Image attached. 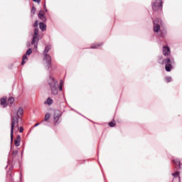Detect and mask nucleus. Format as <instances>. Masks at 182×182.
I'll return each instance as SVG.
<instances>
[{"label":"nucleus","mask_w":182,"mask_h":182,"mask_svg":"<svg viewBox=\"0 0 182 182\" xmlns=\"http://www.w3.org/2000/svg\"><path fill=\"white\" fill-rule=\"evenodd\" d=\"M23 115V108L22 107H19L18 109L15 116H11V127L10 131V139H11V148L10 150L12 151V143L14 142V130H15V124L19 123L20 120H22V117L21 116Z\"/></svg>","instance_id":"obj_1"},{"label":"nucleus","mask_w":182,"mask_h":182,"mask_svg":"<svg viewBox=\"0 0 182 182\" xmlns=\"http://www.w3.org/2000/svg\"><path fill=\"white\" fill-rule=\"evenodd\" d=\"M47 82L53 96H58L59 90L60 92L63 90V86L59 85V82H58V80L55 77L50 75Z\"/></svg>","instance_id":"obj_2"},{"label":"nucleus","mask_w":182,"mask_h":182,"mask_svg":"<svg viewBox=\"0 0 182 182\" xmlns=\"http://www.w3.org/2000/svg\"><path fill=\"white\" fill-rule=\"evenodd\" d=\"M39 21L36 20L33 24V28H34V32L31 39V45H33V49H38V43L41 41V35H39Z\"/></svg>","instance_id":"obj_3"},{"label":"nucleus","mask_w":182,"mask_h":182,"mask_svg":"<svg viewBox=\"0 0 182 182\" xmlns=\"http://www.w3.org/2000/svg\"><path fill=\"white\" fill-rule=\"evenodd\" d=\"M49 50H50V46L49 45L46 46L45 49L43 50V55H44L43 60L46 61V63L47 65L46 68L48 70H49V69L52 68V58L50 57V55L48 54Z\"/></svg>","instance_id":"obj_4"},{"label":"nucleus","mask_w":182,"mask_h":182,"mask_svg":"<svg viewBox=\"0 0 182 182\" xmlns=\"http://www.w3.org/2000/svg\"><path fill=\"white\" fill-rule=\"evenodd\" d=\"M163 4H164L163 1L157 3V0L151 2L152 11L154 12H159V16H163Z\"/></svg>","instance_id":"obj_5"},{"label":"nucleus","mask_w":182,"mask_h":182,"mask_svg":"<svg viewBox=\"0 0 182 182\" xmlns=\"http://www.w3.org/2000/svg\"><path fill=\"white\" fill-rule=\"evenodd\" d=\"M174 63H176L174 61V58H166V63H164L166 72H171V70H173V65H174Z\"/></svg>","instance_id":"obj_6"},{"label":"nucleus","mask_w":182,"mask_h":182,"mask_svg":"<svg viewBox=\"0 0 182 182\" xmlns=\"http://www.w3.org/2000/svg\"><path fill=\"white\" fill-rule=\"evenodd\" d=\"M153 24H154V32L155 33H159L160 32V18L156 17L155 19L152 18Z\"/></svg>","instance_id":"obj_7"},{"label":"nucleus","mask_w":182,"mask_h":182,"mask_svg":"<svg viewBox=\"0 0 182 182\" xmlns=\"http://www.w3.org/2000/svg\"><path fill=\"white\" fill-rule=\"evenodd\" d=\"M172 164L175 166L176 170H181V161H180V159L176 158L172 159L171 161Z\"/></svg>","instance_id":"obj_8"},{"label":"nucleus","mask_w":182,"mask_h":182,"mask_svg":"<svg viewBox=\"0 0 182 182\" xmlns=\"http://www.w3.org/2000/svg\"><path fill=\"white\" fill-rule=\"evenodd\" d=\"M18 153H19V151L18 150H13L12 151V154H11V159H9V158H8V161L7 163H14V160H15V157H16V156H18Z\"/></svg>","instance_id":"obj_9"},{"label":"nucleus","mask_w":182,"mask_h":182,"mask_svg":"<svg viewBox=\"0 0 182 182\" xmlns=\"http://www.w3.org/2000/svg\"><path fill=\"white\" fill-rule=\"evenodd\" d=\"M38 17L42 21V22H46L48 21V18H46V16H45V11L43 10H40Z\"/></svg>","instance_id":"obj_10"},{"label":"nucleus","mask_w":182,"mask_h":182,"mask_svg":"<svg viewBox=\"0 0 182 182\" xmlns=\"http://www.w3.org/2000/svg\"><path fill=\"white\" fill-rule=\"evenodd\" d=\"M62 114H63V113L56 114V112L54 114L53 122H54L55 125L59 124V119H60V117H62Z\"/></svg>","instance_id":"obj_11"},{"label":"nucleus","mask_w":182,"mask_h":182,"mask_svg":"<svg viewBox=\"0 0 182 182\" xmlns=\"http://www.w3.org/2000/svg\"><path fill=\"white\" fill-rule=\"evenodd\" d=\"M163 53L164 56H168V55L171 53V50H170V47H168V46H164L163 47Z\"/></svg>","instance_id":"obj_12"},{"label":"nucleus","mask_w":182,"mask_h":182,"mask_svg":"<svg viewBox=\"0 0 182 182\" xmlns=\"http://www.w3.org/2000/svg\"><path fill=\"white\" fill-rule=\"evenodd\" d=\"M8 97H2L0 99V104L1 106H3V107H8Z\"/></svg>","instance_id":"obj_13"},{"label":"nucleus","mask_w":182,"mask_h":182,"mask_svg":"<svg viewBox=\"0 0 182 182\" xmlns=\"http://www.w3.org/2000/svg\"><path fill=\"white\" fill-rule=\"evenodd\" d=\"M21 135H17L16 139L14 140V144L16 147H19V146H21Z\"/></svg>","instance_id":"obj_14"},{"label":"nucleus","mask_w":182,"mask_h":182,"mask_svg":"<svg viewBox=\"0 0 182 182\" xmlns=\"http://www.w3.org/2000/svg\"><path fill=\"white\" fill-rule=\"evenodd\" d=\"M38 25L39 28L42 32H45V31H46V23H45V22H40Z\"/></svg>","instance_id":"obj_15"},{"label":"nucleus","mask_w":182,"mask_h":182,"mask_svg":"<svg viewBox=\"0 0 182 182\" xmlns=\"http://www.w3.org/2000/svg\"><path fill=\"white\" fill-rule=\"evenodd\" d=\"M158 63H159V65H164L166 63V58H164L163 55H159L158 58Z\"/></svg>","instance_id":"obj_16"},{"label":"nucleus","mask_w":182,"mask_h":182,"mask_svg":"<svg viewBox=\"0 0 182 182\" xmlns=\"http://www.w3.org/2000/svg\"><path fill=\"white\" fill-rule=\"evenodd\" d=\"M45 105H48V106H52L53 104V100L50 98V97H48L47 100L44 102Z\"/></svg>","instance_id":"obj_17"},{"label":"nucleus","mask_w":182,"mask_h":182,"mask_svg":"<svg viewBox=\"0 0 182 182\" xmlns=\"http://www.w3.org/2000/svg\"><path fill=\"white\" fill-rule=\"evenodd\" d=\"M102 45H103V43H93L92 44L91 47L90 48V49H99V48H100V46H102Z\"/></svg>","instance_id":"obj_18"},{"label":"nucleus","mask_w":182,"mask_h":182,"mask_svg":"<svg viewBox=\"0 0 182 182\" xmlns=\"http://www.w3.org/2000/svg\"><path fill=\"white\" fill-rule=\"evenodd\" d=\"M172 176L173 177H174L175 178H177V177H178V181L181 182V179L180 178V171H176L174 173H172Z\"/></svg>","instance_id":"obj_19"},{"label":"nucleus","mask_w":182,"mask_h":182,"mask_svg":"<svg viewBox=\"0 0 182 182\" xmlns=\"http://www.w3.org/2000/svg\"><path fill=\"white\" fill-rule=\"evenodd\" d=\"M14 102H15V98H14V97H10L9 98V100H8V103H9L11 106H12V105H14Z\"/></svg>","instance_id":"obj_20"},{"label":"nucleus","mask_w":182,"mask_h":182,"mask_svg":"<svg viewBox=\"0 0 182 182\" xmlns=\"http://www.w3.org/2000/svg\"><path fill=\"white\" fill-rule=\"evenodd\" d=\"M108 126L109 127H116V121H114V119H112V121H111L108 123Z\"/></svg>","instance_id":"obj_21"},{"label":"nucleus","mask_w":182,"mask_h":182,"mask_svg":"<svg viewBox=\"0 0 182 182\" xmlns=\"http://www.w3.org/2000/svg\"><path fill=\"white\" fill-rule=\"evenodd\" d=\"M32 48H29L26 51V53L24 55H27V56H31V55H32Z\"/></svg>","instance_id":"obj_22"},{"label":"nucleus","mask_w":182,"mask_h":182,"mask_svg":"<svg viewBox=\"0 0 182 182\" xmlns=\"http://www.w3.org/2000/svg\"><path fill=\"white\" fill-rule=\"evenodd\" d=\"M159 38H164L166 36V32L160 31L158 33Z\"/></svg>","instance_id":"obj_23"},{"label":"nucleus","mask_w":182,"mask_h":182,"mask_svg":"<svg viewBox=\"0 0 182 182\" xmlns=\"http://www.w3.org/2000/svg\"><path fill=\"white\" fill-rule=\"evenodd\" d=\"M49 119H50V113L48 112L45 115L44 122H48V120H49Z\"/></svg>","instance_id":"obj_24"},{"label":"nucleus","mask_w":182,"mask_h":182,"mask_svg":"<svg viewBox=\"0 0 182 182\" xmlns=\"http://www.w3.org/2000/svg\"><path fill=\"white\" fill-rule=\"evenodd\" d=\"M171 80H173L171 77H170V76L165 77V81L166 82V83H170V82H171Z\"/></svg>","instance_id":"obj_25"},{"label":"nucleus","mask_w":182,"mask_h":182,"mask_svg":"<svg viewBox=\"0 0 182 182\" xmlns=\"http://www.w3.org/2000/svg\"><path fill=\"white\" fill-rule=\"evenodd\" d=\"M36 12V7H35V6H33L31 11V15H35Z\"/></svg>","instance_id":"obj_26"},{"label":"nucleus","mask_w":182,"mask_h":182,"mask_svg":"<svg viewBox=\"0 0 182 182\" xmlns=\"http://www.w3.org/2000/svg\"><path fill=\"white\" fill-rule=\"evenodd\" d=\"M62 99H64V100L66 99V98H65V94H62V95L59 97V98H58V102H60V100H62Z\"/></svg>","instance_id":"obj_27"},{"label":"nucleus","mask_w":182,"mask_h":182,"mask_svg":"<svg viewBox=\"0 0 182 182\" xmlns=\"http://www.w3.org/2000/svg\"><path fill=\"white\" fill-rule=\"evenodd\" d=\"M42 123H43V121H42L41 122L36 123V124H34L32 129H35V127H38V126H40V124H42Z\"/></svg>","instance_id":"obj_28"},{"label":"nucleus","mask_w":182,"mask_h":182,"mask_svg":"<svg viewBox=\"0 0 182 182\" xmlns=\"http://www.w3.org/2000/svg\"><path fill=\"white\" fill-rule=\"evenodd\" d=\"M43 8L45 12H48V9L46 8V1L44 2Z\"/></svg>","instance_id":"obj_29"},{"label":"nucleus","mask_w":182,"mask_h":182,"mask_svg":"<svg viewBox=\"0 0 182 182\" xmlns=\"http://www.w3.org/2000/svg\"><path fill=\"white\" fill-rule=\"evenodd\" d=\"M23 60H26L27 62L28 60V55H26V54H24L22 57Z\"/></svg>","instance_id":"obj_30"},{"label":"nucleus","mask_w":182,"mask_h":182,"mask_svg":"<svg viewBox=\"0 0 182 182\" xmlns=\"http://www.w3.org/2000/svg\"><path fill=\"white\" fill-rule=\"evenodd\" d=\"M18 132L19 133H23V127H18Z\"/></svg>","instance_id":"obj_31"},{"label":"nucleus","mask_w":182,"mask_h":182,"mask_svg":"<svg viewBox=\"0 0 182 182\" xmlns=\"http://www.w3.org/2000/svg\"><path fill=\"white\" fill-rule=\"evenodd\" d=\"M7 164H11V166L9 167V171H11V170H14V163H7Z\"/></svg>","instance_id":"obj_32"},{"label":"nucleus","mask_w":182,"mask_h":182,"mask_svg":"<svg viewBox=\"0 0 182 182\" xmlns=\"http://www.w3.org/2000/svg\"><path fill=\"white\" fill-rule=\"evenodd\" d=\"M31 45H32V42L31 43V42L28 41L27 43H26V46H27L28 48H31Z\"/></svg>","instance_id":"obj_33"},{"label":"nucleus","mask_w":182,"mask_h":182,"mask_svg":"<svg viewBox=\"0 0 182 182\" xmlns=\"http://www.w3.org/2000/svg\"><path fill=\"white\" fill-rule=\"evenodd\" d=\"M25 63H26V60L22 59V61L21 63V65L23 66V65H25Z\"/></svg>","instance_id":"obj_34"},{"label":"nucleus","mask_w":182,"mask_h":182,"mask_svg":"<svg viewBox=\"0 0 182 182\" xmlns=\"http://www.w3.org/2000/svg\"><path fill=\"white\" fill-rule=\"evenodd\" d=\"M33 2H36V4H41V0H33Z\"/></svg>","instance_id":"obj_35"},{"label":"nucleus","mask_w":182,"mask_h":182,"mask_svg":"<svg viewBox=\"0 0 182 182\" xmlns=\"http://www.w3.org/2000/svg\"><path fill=\"white\" fill-rule=\"evenodd\" d=\"M63 85V80H60L59 86Z\"/></svg>","instance_id":"obj_36"},{"label":"nucleus","mask_w":182,"mask_h":182,"mask_svg":"<svg viewBox=\"0 0 182 182\" xmlns=\"http://www.w3.org/2000/svg\"><path fill=\"white\" fill-rule=\"evenodd\" d=\"M15 125H16V127H18V129H19V127H19V123H16Z\"/></svg>","instance_id":"obj_37"},{"label":"nucleus","mask_w":182,"mask_h":182,"mask_svg":"<svg viewBox=\"0 0 182 182\" xmlns=\"http://www.w3.org/2000/svg\"><path fill=\"white\" fill-rule=\"evenodd\" d=\"M20 180H22V173H20Z\"/></svg>","instance_id":"obj_38"},{"label":"nucleus","mask_w":182,"mask_h":182,"mask_svg":"<svg viewBox=\"0 0 182 182\" xmlns=\"http://www.w3.org/2000/svg\"><path fill=\"white\" fill-rule=\"evenodd\" d=\"M21 157L22 156H23V150L21 151Z\"/></svg>","instance_id":"obj_39"},{"label":"nucleus","mask_w":182,"mask_h":182,"mask_svg":"<svg viewBox=\"0 0 182 182\" xmlns=\"http://www.w3.org/2000/svg\"><path fill=\"white\" fill-rule=\"evenodd\" d=\"M159 2H163V0H159Z\"/></svg>","instance_id":"obj_40"},{"label":"nucleus","mask_w":182,"mask_h":182,"mask_svg":"<svg viewBox=\"0 0 182 182\" xmlns=\"http://www.w3.org/2000/svg\"><path fill=\"white\" fill-rule=\"evenodd\" d=\"M5 168H6V169L8 168V165L5 167Z\"/></svg>","instance_id":"obj_41"},{"label":"nucleus","mask_w":182,"mask_h":182,"mask_svg":"<svg viewBox=\"0 0 182 182\" xmlns=\"http://www.w3.org/2000/svg\"><path fill=\"white\" fill-rule=\"evenodd\" d=\"M99 164H100V166L102 167V165H101V164L99 162Z\"/></svg>","instance_id":"obj_42"},{"label":"nucleus","mask_w":182,"mask_h":182,"mask_svg":"<svg viewBox=\"0 0 182 182\" xmlns=\"http://www.w3.org/2000/svg\"><path fill=\"white\" fill-rule=\"evenodd\" d=\"M9 156H11V153H9Z\"/></svg>","instance_id":"obj_43"},{"label":"nucleus","mask_w":182,"mask_h":182,"mask_svg":"<svg viewBox=\"0 0 182 182\" xmlns=\"http://www.w3.org/2000/svg\"><path fill=\"white\" fill-rule=\"evenodd\" d=\"M72 110L75 111V109H72Z\"/></svg>","instance_id":"obj_44"},{"label":"nucleus","mask_w":182,"mask_h":182,"mask_svg":"<svg viewBox=\"0 0 182 182\" xmlns=\"http://www.w3.org/2000/svg\"><path fill=\"white\" fill-rule=\"evenodd\" d=\"M103 176H104V178H105V174H103Z\"/></svg>","instance_id":"obj_45"}]
</instances>
